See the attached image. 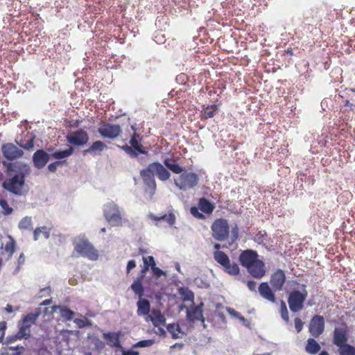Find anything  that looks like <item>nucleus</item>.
<instances>
[{
    "label": "nucleus",
    "instance_id": "nucleus-43",
    "mask_svg": "<svg viewBox=\"0 0 355 355\" xmlns=\"http://www.w3.org/2000/svg\"><path fill=\"white\" fill-rule=\"evenodd\" d=\"M89 338L91 340V343L97 350H101L105 347L104 343L98 337L91 336Z\"/></svg>",
    "mask_w": 355,
    "mask_h": 355
},
{
    "label": "nucleus",
    "instance_id": "nucleus-40",
    "mask_svg": "<svg viewBox=\"0 0 355 355\" xmlns=\"http://www.w3.org/2000/svg\"><path fill=\"white\" fill-rule=\"evenodd\" d=\"M82 318H76L73 322L78 328H83L86 326H92V323L85 316L80 315Z\"/></svg>",
    "mask_w": 355,
    "mask_h": 355
},
{
    "label": "nucleus",
    "instance_id": "nucleus-61",
    "mask_svg": "<svg viewBox=\"0 0 355 355\" xmlns=\"http://www.w3.org/2000/svg\"><path fill=\"white\" fill-rule=\"evenodd\" d=\"M232 235H233V237H234V240H236L238 238V234H239L238 228L236 227L233 228L232 230Z\"/></svg>",
    "mask_w": 355,
    "mask_h": 355
},
{
    "label": "nucleus",
    "instance_id": "nucleus-46",
    "mask_svg": "<svg viewBox=\"0 0 355 355\" xmlns=\"http://www.w3.org/2000/svg\"><path fill=\"white\" fill-rule=\"evenodd\" d=\"M217 108L216 105H212L211 107H207L203 112V115L205 118H211L214 116Z\"/></svg>",
    "mask_w": 355,
    "mask_h": 355
},
{
    "label": "nucleus",
    "instance_id": "nucleus-55",
    "mask_svg": "<svg viewBox=\"0 0 355 355\" xmlns=\"http://www.w3.org/2000/svg\"><path fill=\"white\" fill-rule=\"evenodd\" d=\"M62 162H60V161H57V162H53L51 164H50L49 166H48V168L49 170V171L52 172V173H54L57 170V168L58 166L61 164Z\"/></svg>",
    "mask_w": 355,
    "mask_h": 355
},
{
    "label": "nucleus",
    "instance_id": "nucleus-41",
    "mask_svg": "<svg viewBox=\"0 0 355 355\" xmlns=\"http://www.w3.org/2000/svg\"><path fill=\"white\" fill-rule=\"evenodd\" d=\"M32 219L29 216L23 218L19 223V228L21 230H27L31 227Z\"/></svg>",
    "mask_w": 355,
    "mask_h": 355
},
{
    "label": "nucleus",
    "instance_id": "nucleus-39",
    "mask_svg": "<svg viewBox=\"0 0 355 355\" xmlns=\"http://www.w3.org/2000/svg\"><path fill=\"white\" fill-rule=\"evenodd\" d=\"M340 355H355V348L349 345L345 344L339 347Z\"/></svg>",
    "mask_w": 355,
    "mask_h": 355
},
{
    "label": "nucleus",
    "instance_id": "nucleus-20",
    "mask_svg": "<svg viewBox=\"0 0 355 355\" xmlns=\"http://www.w3.org/2000/svg\"><path fill=\"white\" fill-rule=\"evenodd\" d=\"M137 313L139 316H146L149 315V313L150 311V302L144 298H140L137 302Z\"/></svg>",
    "mask_w": 355,
    "mask_h": 355
},
{
    "label": "nucleus",
    "instance_id": "nucleus-48",
    "mask_svg": "<svg viewBox=\"0 0 355 355\" xmlns=\"http://www.w3.org/2000/svg\"><path fill=\"white\" fill-rule=\"evenodd\" d=\"M0 207L2 208L4 214H10L12 212V208L10 207L6 200L3 199L0 200Z\"/></svg>",
    "mask_w": 355,
    "mask_h": 355
},
{
    "label": "nucleus",
    "instance_id": "nucleus-34",
    "mask_svg": "<svg viewBox=\"0 0 355 355\" xmlns=\"http://www.w3.org/2000/svg\"><path fill=\"white\" fill-rule=\"evenodd\" d=\"M40 235H42L44 239H47L49 238V232L46 227H37L33 232V237L35 241H37Z\"/></svg>",
    "mask_w": 355,
    "mask_h": 355
},
{
    "label": "nucleus",
    "instance_id": "nucleus-64",
    "mask_svg": "<svg viewBox=\"0 0 355 355\" xmlns=\"http://www.w3.org/2000/svg\"><path fill=\"white\" fill-rule=\"evenodd\" d=\"M5 309H6V311L8 312V313L13 312V309H12V306L11 305L8 304Z\"/></svg>",
    "mask_w": 355,
    "mask_h": 355
},
{
    "label": "nucleus",
    "instance_id": "nucleus-23",
    "mask_svg": "<svg viewBox=\"0 0 355 355\" xmlns=\"http://www.w3.org/2000/svg\"><path fill=\"white\" fill-rule=\"evenodd\" d=\"M148 217V218L155 221L165 220L169 225H173L176 220V217L173 213L164 214L160 216H157L153 214H150Z\"/></svg>",
    "mask_w": 355,
    "mask_h": 355
},
{
    "label": "nucleus",
    "instance_id": "nucleus-52",
    "mask_svg": "<svg viewBox=\"0 0 355 355\" xmlns=\"http://www.w3.org/2000/svg\"><path fill=\"white\" fill-rule=\"evenodd\" d=\"M6 329V322H0V343H2L4 336V332Z\"/></svg>",
    "mask_w": 355,
    "mask_h": 355
},
{
    "label": "nucleus",
    "instance_id": "nucleus-31",
    "mask_svg": "<svg viewBox=\"0 0 355 355\" xmlns=\"http://www.w3.org/2000/svg\"><path fill=\"white\" fill-rule=\"evenodd\" d=\"M215 260L223 267L229 264L230 261L228 257L222 251H216L214 254Z\"/></svg>",
    "mask_w": 355,
    "mask_h": 355
},
{
    "label": "nucleus",
    "instance_id": "nucleus-8",
    "mask_svg": "<svg viewBox=\"0 0 355 355\" xmlns=\"http://www.w3.org/2000/svg\"><path fill=\"white\" fill-rule=\"evenodd\" d=\"M67 141L70 144L83 146L88 142L89 135L86 131L80 129L76 131L70 132L67 136Z\"/></svg>",
    "mask_w": 355,
    "mask_h": 355
},
{
    "label": "nucleus",
    "instance_id": "nucleus-14",
    "mask_svg": "<svg viewBox=\"0 0 355 355\" xmlns=\"http://www.w3.org/2000/svg\"><path fill=\"white\" fill-rule=\"evenodd\" d=\"M285 281L286 276L282 270H277L270 278V284L275 291H281Z\"/></svg>",
    "mask_w": 355,
    "mask_h": 355
},
{
    "label": "nucleus",
    "instance_id": "nucleus-38",
    "mask_svg": "<svg viewBox=\"0 0 355 355\" xmlns=\"http://www.w3.org/2000/svg\"><path fill=\"white\" fill-rule=\"evenodd\" d=\"M148 259L149 261H150L151 270H153V274L157 277H159L162 275H165V272H164L162 270H161L158 267H156L155 261L154 260L153 257L149 256V257H148Z\"/></svg>",
    "mask_w": 355,
    "mask_h": 355
},
{
    "label": "nucleus",
    "instance_id": "nucleus-15",
    "mask_svg": "<svg viewBox=\"0 0 355 355\" xmlns=\"http://www.w3.org/2000/svg\"><path fill=\"white\" fill-rule=\"evenodd\" d=\"M203 303H200L198 306H191L190 308H187V318L189 320L194 322L195 320H200L202 322H204L205 318L202 315V306Z\"/></svg>",
    "mask_w": 355,
    "mask_h": 355
},
{
    "label": "nucleus",
    "instance_id": "nucleus-35",
    "mask_svg": "<svg viewBox=\"0 0 355 355\" xmlns=\"http://www.w3.org/2000/svg\"><path fill=\"white\" fill-rule=\"evenodd\" d=\"M73 148L72 147H69L67 150L53 153L52 157L55 159H62L69 157L73 153Z\"/></svg>",
    "mask_w": 355,
    "mask_h": 355
},
{
    "label": "nucleus",
    "instance_id": "nucleus-29",
    "mask_svg": "<svg viewBox=\"0 0 355 355\" xmlns=\"http://www.w3.org/2000/svg\"><path fill=\"white\" fill-rule=\"evenodd\" d=\"M32 325L31 324H26V322L22 320L21 324H19V329L18 331V336L22 337L23 338L27 339L31 335L30 328Z\"/></svg>",
    "mask_w": 355,
    "mask_h": 355
},
{
    "label": "nucleus",
    "instance_id": "nucleus-10",
    "mask_svg": "<svg viewBox=\"0 0 355 355\" xmlns=\"http://www.w3.org/2000/svg\"><path fill=\"white\" fill-rule=\"evenodd\" d=\"M140 174L143 178L144 183L148 188L147 192L149 193L150 198L151 199L155 194L156 189L154 174L149 171V166L146 169L141 171Z\"/></svg>",
    "mask_w": 355,
    "mask_h": 355
},
{
    "label": "nucleus",
    "instance_id": "nucleus-45",
    "mask_svg": "<svg viewBox=\"0 0 355 355\" xmlns=\"http://www.w3.org/2000/svg\"><path fill=\"white\" fill-rule=\"evenodd\" d=\"M121 148L132 157H137L139 155V153L137 152V150L132 146L125 145L123 146Z\"/></svg>",
    "mask_w": 355,
    "mask_h": 355
},
{
    "label": "nucleus",
    "instance_id": "nucleus-58",
    "mask_svg": "<svg viewBox=\"0 0 355 355\" xmlns=\"http://www.w3.org/2000/svg\"><path fill=\"white\" fill-rule=\"evenodd\" d=\"M121 351H122V355H139V354L138 352L134 351L132 349L125 351L122 348Z\"/></svg>",
    "mask_w": 355,
    "mask_h": 355
},
{
    "label": "nucleus",
    "instance_id": "nucleus-26",
    "mask_svg": "<svg viewBox=\"0 0 355 355\" xmlns=\"http://www.w3.org/2000/svg\"><path fill=\"white\" fill-rule=\"evenodd\" d=\"M107 148V146L101 141H96L87 149L84 150V154L100 153Z\"/></svg>",
    "mask_w": 355,
    "mask_h": 355
},
{
    "label": "nucleus",
    "instance_id": "nucleus-22",
    "mask_svg": "<svg viewBox=\"0 0 355 355\" xmlns=\"http://www.w3.org/2000/svg\"><path fill=\"white\" fill-rule=\"evenodd\" d=\"M141 140V137L140 135L135 131L130 139V144L139 154L146 155L147 154V151L144 149L142 145L140 144Z\"/></svg>",
    "mask_w": 355,
    "mask_h": 355
},
{
    "label": "nucleus",
    "instance_id": "nucleus-3",
    "mask_svg": "<svg viewBox=\"0 0 355 355\" xmlns=\"http://www.w3.org/2000/svg\"><path fill=\"white\" fill-rule=\"evenodd\" d=\"M103 215L107 222L112 227H121L127 220L123 218L118 205L109 202L103 206Z\"/></svg>",
    "mask_w": 355,
    "mask_h": 355
},
{
    "label": "nucleus",
    "instance_id": "nucleus-6",
    "mask_svg": "<svg viewBox=\"0 0 355 355\" xmlns=\"http://www.w3.org/2000/svg\"><path fill=\"white\" fill-rule=\"evenodd\" d=\"M307 297V292L304 290L302 292L295 291L291 293L288 302L290 309L293 312H298L303 308V303Z\"/></svg>",
    "mask_w": 355,
    "mask_h": 355
},
{
    "label": "nucleus",
    "instance_id": "nucleus-63",
    "mask_svg": "<svg viewBox=\"0 0 355 355\" xmlns=\"http://www.w3.org/2000/svg\"><path fill=\"white\" fill-rule=\"evenodd\" d=\"M156 333L157 334H159V335H162V336H165L166 335L165 330L163 328H162V327H159L157 329V331H156Z\"/></svg>",
    "mask_w": 355,
    "mask_h": 355
},
{
    "label": "nucleus",
    "instance_id": "nucleus-59",
    "mask_svg": "<svg viewBox=\"0 0 355 355\" xmlns=\"http://www.w3.org/2000/svg\"><path fill=\"white\" fill-rule=\"evenodd\" d=\"M248 287L252 291H256L257 283L254 281H249L248 282Z\"/></svg>",
    "mask_w": 355,
    "mask_h": 355
},
{
    "label": "nucleus",
    "instance_id": "nucleus-47",
    "mask_svg": "<svg viewBox=\"0 0 355 355\" xmlns=\"http://www.w3.org/2000/svg\"><path fill=\"white\" fill-rule=\"evenodd\" d=\"M281 316L285 321H288L289 317H288V312L287 310V307L286 305V303L282 300L281 301Z\"/></svg>",
    "mask_w": 355,
    "mask_h": 355
},
{
    "label": "nucleus",
    "instance_id": "nucleus-16",
    "mask_svg": "<svg viewBox=\"0 0 355 355\" xmlns=\"http://www.w3.org/2000/svg\"><path fill=\"white\" fill-rule=\"evenodd\" d=\"M49 154L44 150H37L33 156L34 165L39 169L42 168L49 160Z\"/></svg>",
    "mask_w": 355,
    "mask_h": 355
},
{
    "label": "nucleus",
    "instance_id": "nucleus-9",
    "mask_svg": "<svg viewBox=\"0 0 355 355\" xmlns=\"http://www.w3.org/2000/svg\"><path fill=\"white\" fill-rule=\"evenodd\" d=\"M98 132L103 137L114 139L120 135L121 128L119 125L107 123L98 128Z\"/></svg>",
    "mask_w": 355,
    "mask_h": 355
},
{
    "label": "nucleus",
    "instance_id": "nucleus-11",
    "mask_svg": "<svg viewBox=\"0 0 355 355\" xmlns=\"http://www.w3.org/2000/svg\"><path fill=\"white\" fill-rule=\"evenodd\" d=\"M324 329V321L323 317L315 315L311 320L309 324V331L314 337H318L322 334Z\"/></svg>",
    "mask_w": 355,
    "mask_h": 355
},
{
    "label": "nucleus",
    "instance_id": "nucleus-60",
    "mask_svg": "<svg viewBox=\"0 0 355 355\" xmlns=\"http://www.w3.org/2000/svg\"><path fill=\"white\" fill-rule=\"evenodd\" d=\"M238 320H239L245 327H248L250 325V322L241 315L238 318Z\"/></svg>",
    "mask_w": 355,
    "mask_h": 355
},
{
    "label": "nucleus",
    "instance_id": "nucleus-36",
    "mask_svg": "<svg viewBox=\"0 0 355 355\" xmlns=\"http://www.w3.org/2000/svg\"><path fill=\"white\" fill-rule=\"evenodd\" d=\"M40 313H41L40 309H37L35 310V312L30 313L27 314L26 316H24L23 320L24 322H26V324L28 323V324H31V325H33V324H35L36 320L37 319V318L39 317Z\"/></svg>",
    "mask_w": 355,
    "mask_h": 355
},
{
    "label": "nucleus",
    "instance_id": "nucleus-62",
    "mask_svg": "<svg viewBox=\"0 0 355 355\" xmlns=\"http://www.w3.org/2000/svg\"><path fill=\"white\" fill-rule=\"evenodd\" d=\"M25 261V257L23 253H21L18 259V265H21Z\"/></svg>",
    "mask_w": 355,
    "mask_h": 355
},
{
    "label": "nucleus",
    "instance_id": "nucleus-33",
    "mask_svg": "<svg viewBox=\"0 0 355 355\" xmlns=\"http://www.w3.org/2000/svg\"><path fill=\"white\" fill-rule=\"evenodd\" d=\"M4 250L8 254V259L12 257L15 251V242L10 236H8V241L5 245Z\"/></svg>",
    "mask_w": 355,
    "mask_h": 355
},
{
    "label": "nucleus",
    "instance_id": "nucleus-2",
    "mask_svg": "<svg viewBox=\"0 0 355 355\" xmlns=\"http://www.w3.org/2000/svg\"><path fill=\"white\" fill-rule=\"evenodd\" d=\"M74 250L79 255L86 257L92 261H96L98 258V251L88 241L85 235H79L73 241Z\"/></svg>",
    "mask_w": 355,
    "mask_h": 355
},
{
    "label": "nucleus",
    "instance_id": "nucleus-30",
    "mask_svg": "<svg viewBox=\"0 0 355 355\" xmlns=\"http://www.w3.org/2000/svg\"><path fill=\"white\" fill-rule=\"evenodd\" d=\"M167 330L171 334L173 338L177 339L182 338L184 334L182 332L178 324H169L167 325Z\"/></svg>",
    "mask_w": 355,
    "mask_h": 355
},
{
    "label": "nucleus",
    "instance_id": "nucleus-49",
    "mask_svg": "<svg viewBox=\"0 0 355 355\" xmlns=\"http://www.w3.org/2000/svg\"><path fill=\"white\" fill-rule=\"evenodd\" d=\"M21 148H23L25 150H32L34 147V138L31 137L29 140L27 141L25 144H19Z\"/></svg>",
    "mask_w": 355,
    "mask_h": 355
},
{
    "label": "nucleus",
    "instance_id": "nucleus-28",
    "mask_svg": "<svg viewBox=\"0 0 355 355\" xmlns=\"http://www.w3.org/2000/svg\"><path fill=\"white\" fill-rule=\"evenodd\" d=\"M178 293L183 301H190L193 303L194 294L188 288L181 287L178 289Z\"/></svg>",
    "mask_w": 355,
    "mask_h": 355
},
{
    "label": "nucleus",
    "instance_id": "nucleus-25",
    "mask_svg": "<svg viewBox=\"0 0 355 355\" xmlns=\"http://www.w3.org/2000/svg\"><path fill=\"white\" fill-rule=\"evenodd\" d=\"M52 308L54 312H55L57 309H59L62 318L66 320H71L73 317L76 315L74 311L67 309V307L54 306Z\"/></svg>",
    "mask_w": 355,
    "mask_h": 355
},
{
    "label": "nucleus",
    "instance_id": "nucleus-50",
    "mask_svg": "<svg viewBox=\"0 0 355 355\" xmlns=\"http://www.w3.org/2000/svg\"><path fill=\"white\" fill-rule=\"evenodd\" d=\"M142 259L144 261V266L141 271V277L137 278V279H140V280H141L144 277L145 273L148 270V257H144Z\"/></svg>",
    "mask_w": 355,
    "mask_h": 355
},
{
    "label": "nucleus",
    "instance_id": "nucleus-19",
    "mask_svg": "<svg viewBox=\"0 0 355 355\" xmlns=\"http://www.w3.org/2000/svg\"><path fill=\"white\" fill-rule=\"evenodd\" d=\"M260 295L266 300L275 303L276 302L275 295L267 282L261 283L259 286Z\"/></svg>",
    "mask_w": 355,
    "mask_h": 355
},
{
    "label": "nucleus",
    "instance_id": "nucleus-1",
    "mask_svg": "<svg viewBox=\"0 0 355 355\" xmlns=\"http://www.w3.org/2000/svg\"><path fill=\"white\" fill-rule=\"evenodd\" d=\"M239 261L255 278H261L266 273L265 265L262 261L258 259L256 251L252 250L243 251L239 256Z\"/></svg>",
    "mask_w": 355,
    "mask_h": 355
},
{
    "label": "nucleus",
    "instance_id": "nucleus-4",
    "mask_svg": "<svg viewBox=\"0 0 355 355\" xmlns=\"http://www.w3.org/2000/svg\"><path fill=\"white\" fill-rule=\"evenodd\" d=\"M3 187L15 195H23L26 192L24 175L21 172L14 175L10 173V178L3 182Z\"/></svg>",
    "mask_w": 355,
    "mask_h": 355
},
{
    "label": "nucleus",
    "instance_id": "nucleus-56",
    "mask_svg": "<svg viewBox=\"0 0 355 355\" xmlns=\"http://www.w3.org/2000/svg\"><path fill=\"white\" fill-rule=\"evenodd\" d=\"M21 338H23L22 337H19L18 336V333H17L15 336H8L6 338V343L7 344L12 343L15 342L17 340L21 339Z\"/></svg>",
    "mask_w": 355,
    "mask_h": 355
},
{
    "label": "nucleus",
    "instance_id": "nucleus-24",
    "mask_svg": "<svg viewBox=\"0 0 355 355\" xmlns=\"http://www.w3.org/2000/svg\"><path fill=\"white\" fill-rule=\"evenodd\" d=\"M164 164L174 173L180 174L184 171V168L180 166L176 161L172 160L168 157L164 159Z\"/></svg>",
    "mask_w": 355,
    "mask_h": 355
},
{
    "label": "nucleus",
    "instance_id": "nucleus-54",
    "mask_svg": "<svg viewBox=\"0 0 355 355\" xmlns=\"http://www.w3.org/2000/svg\"><path fill=\"white\" fill-rule=\"evenodd\" d=\"M226 310L232 317H233L236 319H238V318L240 317L241 313L239 312L236 311V310H234V309H232L230 307H227Z\"/></svg>",
    "mask_w": 355,
    "mask_h": 355
},
{
    "label": "nucleus",
    "instance_id": "nucleus-13",
    "mask_svg": "<svg viewBox=\"0 0 355 355\" xmlns=\"http://www.w3.org/2000/svg\"><path fill=\"white\" fill-rule=\"evenodd\" d=\"M149 171L155 175L159 180L166 181L169 179L171 174L159 162H153L148 165Z\"/></svg>",
    "mask_w": 355,
    "mask_h": 355
},
{
    "label": "nucleus",
    "instance_id": "nucleus-44",
    "mask_svg": "<svg viewBox=\"0 0 355 355\" xmlns=\"http://www.w3.org/2000/svg\"><path fill=\"white\" fill-rule=\"evenodd\" d=\"M153 340H141L133 345V347L137 348V347H148L154 344Z\"/></svg>",
    "mask_w": 355,
    "mask_h": 355
},
{
    "label": "nucleus",
    "instance_id": "nucleus-32",
    "mask_svg": "<svg viewBox=\"0 0 355 355\" xmlns=\"http://www.w3.org/2000/svg\"><path fill=\"white\" fill-rule=\"evenodd\" d=\"M131 289L135 295H138L139 299L142 298L144 294V287L141 283L140 279H137L131 285Z\"/></svg>",
    "mask_w": 355,
    "mask_h": 355
},
{
    "label": "nucleus",
    "instance_id": "nucleus-53",
    "mask_svg": "<svg viewBox=\"0 0 355 355\" xmlns=\"http://www.w3.org/2000/svg\"><path fill=\"white\" fill-rule=\"evenodd\" d=\"M191 214L198 218H202L204 217L203 214L200 213L198 209L196 207L191 208Z\"/></svg>",
    "mask_w": 355,
    "mask_h": 355
},
{
    "label": "nucleus",
    "instance_id": "nucleus-12",
    "mask_svg": "<svg viewBox=\"0 0 355 355\" xmlns=\"http://www.w3.org/2000/svg\"><path fill=\"white\" fill-rule=\"evenodd\" d=\"M2 153L8 160L21 157L24 152L12 144H6L2 146Z\"/></svg>",
    "mask_w": 355,
    "mask_h": 355
},
{
    "label": "nucleus",
    "instance_id": "nucleus-21",
    "mask_svg": "<svg viewBox=\"0 0 355 355\" xmlns=\"http://www.w3.org/2000/svg\"><path fill=\"white\" fill-rule=\"evenodd\" d=\"M120 332H107L103 334V338L107 340L108 344L112 347L123 348L119 341Z\"/></svg>",
    "mask_w": 355,
    "mask_h": 355
},
{
    "label": "nucleus",
    "instance_id": "nucleus-5",
    "mask_svg": "<svg viewBox=\"0 0 355 355\" xmlns=\"http://www.w3.org/2000/svg\"><path fill=\"white\" fill-rule=\"evenodd\" d=\"M198 182V177L193 173H184L177 179H174L175 186L182 191L193 188Z\"/></svg>",
    "mask_w": 355,
    "mask_h": 355
},
{
    "label": "nucleus",
    "instance_id": "nucleus-51",
    "mask_svg": "<svg viewBox=\"0 0 355 355\" xmlns=\"http://www.w3.org/2000/svg\"><path fill=\"white\" fill-rule=\"evenodd\" d=\"M295 322V327L297 332H300L303 328L304 323L302 321L298 318H296L294 320Z\"/></svg>",
    "mask_w": 355,
    "mask_h": 355
},
{
    "label": "nucleus",
    "instance_id": "nucleus-17",
    "mask_svg": "<svg viewBox=\"0 0 355 355\" xmlns=\"http://www.w3.org/2000/svg\"><path fill=\"white\" fill-rule=\"evenodd\" d=\"M146 321H151L155 327L166 324V318L158 309H153L151 313L146 318Z\"/></svg>",
    "mask_w": 355,
    "mask_h": 355
},
{
    "label": "nucleus",
    "instance_id": "nucleus-42",
    "mask_svg": "<svg viewBox=\"0 0 355 355\" xmlns=\"http://www.w3.org/2000/svg\"><path fill=\"white\" fill-rule=\"evenodd\" d=\"M224 268L226 272L230 275H235L239 273L240 270L238 265L236 263H231L230 261L229 264H227Z\"/></svg>",
    "mask_w": 355,
    "mask_h": 355
},
{
    "label": "nucleus",
    "instance_id": "nucleus-18",
    "mask_svg": "<svg viewBox=\"0 0 355 355\" xmlns=\"http://www.w3.org/2000/svg\"><path fill=\"white\" fill-rule=\"evenodd\" d=\"M347 340V329L345 327H336L334 333V343L340 347L345 344Z\"/></svg>",
    "mask_w": 355,
    "mask_h": 355
},
{
    "label": "nucleus",
    "instance_id": "nucleus-57",
    "mask_svg": "<svg viewBox=\"0 0 355 355\" xmlns=\"http://www.w3.org/2000/svg\"><path fill=\"white\" fill-rule=\"evenodd\" d=\"M136 267V262L134 260H130L128 262L127 264V272L129 273L130 271Z\"/></svg>",
    "mask_w": 355,
    "mask_h": 355
},
{
    "label": "nucleus",
    "instance_id": "nucleus-7",
    "mask_svg": "<svg viewBox=\"0 0 355 355\" xmlns=\"http://www.w3.org/2000/svg\"><path fill=\"white\" fill-rule=\"evenodd\" d=\"M213 236L218 241L225 240L229 234V225L226 220H216L211 226Z\"/></svg>",
    "mask_w": 355,
    "mask_h": 355
},
{
    "label": "nucleus",
    "instance_id": "nucleus-37",
    "mask_svg": "<svg viewBox=\"0 0 355 355\" xmlns=\"http://www.w3.org/2000/svg\"><path fill=\"white\" fill-rule=\"evenodd\" d=\"M200 209L205 213L209 214L214 210V206L206 199L202 198L199 202Z\"/></svg>",
    "mask_w": 355,
    "mask_h": 355
},
{
    "label": "nucleus",
    "instance_id": "nucleus-27",
    "mask_svg": "<svg viewBox=\"0 0 355 355\" xmlns=\"http://www.w3.org/2000/svg\"><path fill=\"white\" fill-rule=\"evenodd\" d=\"M305 349L309 354H315L320 351V346L313 338H309Z\"/></svg>",
    "mask_w": 355,
    "mask_h": 355
}]
</instances>
